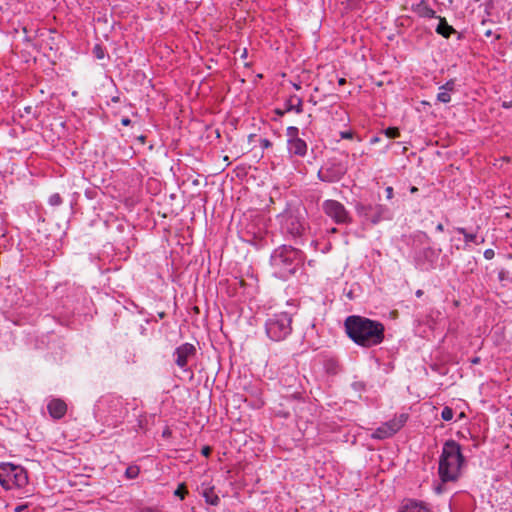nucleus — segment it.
I'll return each mask as SVG.
<instances>
[{
  "label": "nucleus",
  "mask_w": 512,
  "mask_h": 512,
  "mask_svg": "<svg viewBox=\"0 0 512 512\" xmlns=\"http://www.w3.org/2000/svg\"><path fill=\"white\" fill-rule=\"evenodd\" d=\"M226 49L232 50L235 59L237 58L236 55L238 53L240 55V58H246L247 57V49L246 48H242V49L237 48V49H235L234 47L228 46V47H226Z\"/></svg>",
  "instance_id": "obj_33"
},
{
  "label": "nucleus",
  "mask_w": 512,
  "mask_h": 512,
  "mask_svg": "<svg viewBox=\"0 0 512 512\" xmlns=\"http://www.w3.org/2000/svg\"><path fill=\"white\" fill-rule=\"evenodd\" d=\"M437 100L441 103H449L451 101L450 92L439 90V93L437 94Z\"/></svg>",
  "instance_id": "obj_28"
},
{
  "label": "nucleus",
  "mask_w": 512,
  "mask_h": 512,
  "mask_svg": "<svg viewBox=\"0 0 512 512\" xmlns=\"http://www.w3.org/2000/svg\"><path fill=\"white\" fill-rule=\"evenodd\" d=\"M484 35L486 37H491L494 35L495 37V40H499L501 38V35L500 34H494L493 31L491 29H487L486 31H484Z\"/></svg>",
  "instance_id": "obj_39"
},
{
  "label": "nucleus",
  "mask_w": 512,
  "mask_h": 512,
  "mask_svg": "<svg viewBox=\"0 0 512 512\" xmlns=\"http://www.w3.org/2000/svg\"><path fill=\"white\" fill-rule=\"evenodd\" d=\"M286 134L288 136V139H298L300 138L298 136L299 134V129L295 126H289L286 130Z\"/></svg>",
  "instance_id": "obj_31"
},
{
  "label": "nucleus",
  "mask_w": 512,
  "mask_h": 512,
  "mask_svg": "<svg viewBox=\"0 0 512 512\" xmlns=\"http://www.w3.org/2000/svg\"><path fill=\"white\" fill-rule=\"evenodd\" d=\"M139 140H140V141H142V142H144V141H145V136H140V137H139Z\"/></svg>",
  "instance_id": "obj_55"
},
{
  "label": "nucleus",
  "mask_w": 512,
  "mask_h": 512,
  "mask_svg": "<svg viewBox=\"0 0 512 512\" xmlns=\"http://www.w3.org/2000/svg\"><path fill=\"white\" fill-rule=\"evenodd\" d=\"M502 107L506 108V109L511 108L512 107V101H504L502 103Z\"/></svg>",
  "instance_id": "obj_46"
},
{
  "label": "nucleus",
  "mask_w": 512,
  "mask_h": 512,
  "mask_svg": "<svg viewBox=\"0 0 512 512\" xmlns=\"http://www.w3.org/2000/svg\"><path fill=\"white\" fill-rule=\"evenodd\" d=\"M186 493V490H185V487L184 485H180L176 490H175V495L180 497L181 499L184 498V495Z\"/></svg>",
  "instance_id": "obj_35"
},
{
  "label": "nucleus",
  "mask_w": 512,
  "mask_h": 512,
  "mask_svg": "<svg viewBox=\"0 0 512 512\" xmlns=\"http://www.w3.org/2000/svg\"><path fill=\"white\" fill-rule=\"evenodd\" d=\"M217 136L220 137L219 130H216Z\"/></svg>",
  "instance_id": "obj_60"
},
{
  "label": "nucleus",
  "mask_w": 512,
  "mask_h": 512,
  "mask_svg": "<svg viewBox=\"0 0 512 512\" xmlns=\"http://www.w3.org/2000/svg\"><path fill=\"white\" fill-rule=\"evenodd\" d=\"M456 231L464 236V241H465L466 244H469V243H472V242H474L476 244L479 243L477 241V235L473 234V233H468L465 228L457 227Z\"/></svg>",
  "instance_id": "obj_24"
},
{
  "label": "nucleus",
  "mask_w": 512,
  "mask_h": 512,
  "mask_svg": "<svg viewBox=\"0 0 512 512\" xmlns=\"http://www.w3.org/2000/svg\"><path fill=\"white\" fill-rule=\"evenodd\" d=\"M267 336L273 341H282L292 332V316L287 312L274 313L265 322Z\"/></svg>",
  "instance_id": "obj_8"
},
{
  "label": "nucleus",
  "mask_w": 512,
  "mask_h": 512,
  "mask_svg": "<svg viewBox=\"0 0 512 512\" xmlns=\"http://www.w3.org/2000/svg\"><path fill=\"white\" fill-rule=\"evenodd\" d=\"M454 416V411L452 408L446 406L442 409V412H441V418L444 420V421H450L452 420Z\"/></svg>",
  "instance_id": "obj_29"
},
{
  "label": "nucleus",
  "mask_w": 512,
  "mask_h": 512,
  "mask_svg": "<svg viewBox=\"0 0 512 512\" xmlns=\"http://www.w3.org/2000/svg\"><path fill=\"white\" fill-rule=\"evenodd\" d=\"M260 146L263 148V149H266V148H269L272 146V143L269 139L267 138H262L260 139Z\"/></svg>",
  "instance_id": "obj_37"
},
{
  "label": "nucleus",
  "mask_w": 512,
  "mask_h": 512,
  "mask_svg": "<svg viewBox=\"0 0 512 512\" xmlns=\"http://www.w3.org/2000/svg\"><path fill=\"white\" fill-rule=\"evenodd\" d=\"M436 231H438V232H443V231H444V226H443V224L439 223V224L436 226Z\"/></svg>",
  "instance_id": "obj_48"
},
{
  "label": "nucleus",
  "mask_w": 512,
  "mask_h": 512,
  "mask_svg": "<svg viewBox=\"0 0 512 512\" xmlns=\"http://www.w3.org/2000/svg\"><path fill=\"white\" fill-rule=\"evenodd\" d=\"M480 359L478 357L472 359V363L477 364L479 363Z\"/></svg>",
  "instance_id": "obj_54"
},
{
  "label": "nucleus",
  "mask_w": 512,
  "mask_h": 512,
  "mask_svg": "<svg viewBox=\"0 0 512 512\" xmlns=\"http://www.w3.org/2000/svg\"><path fill=\"white\" fill-rule=\"evenodd\" d=\"M486 22H487V20H483V21L481 22V24H482V25H485V23H486Z\"/></svg>",
  "instance_id": "obj_59"
},
{
  "label": "nucleus",
  "mask_w": 512,
  "mask_h": 512,
  "mask_svg": "<svg viewBox=\"0 0 512 512\" xmlns=\"http://www.w3.org/2000/svg\"><path fill=\"white\" fill-rule=\"evenodd\" d=\"M352 386L356 391H361L365 389V384L363 382H354Z\"/></svg>",
  "instance_id": "obj_40"
},
{
  "label": "nucleus",
  "mask_w": 512,
  "mask_h": 512,
  "mask_svg": "<svg viewBox=\"0 0 512 512\" xmlns=\"http://www.w3.org/2000/svg\"><path fill=\"white\" fill-rule=\"evenodd\" d=\"M212 449L209 446H205L202 448V454L204 456H208L211 453Z\"/></svg>",
  "instance_id": "obj_43"
},
{
  "label": "nucleus",
  "mask_w": 512,
  "mask_h": 512,
  "mask_svg": "<svg viewBox=\"0 0 512 512\" xmlns=\"http://www.w3.org/2000/svg\"><path fill=\"white\" fill-rule=\"evenodd\" d=\"M307 144L301 139H288L287 149L291 156L304 157L307 153Z\"/></svg>",
  "instance_id": "obj_14"
},
{
  "label": "nucleus",
  "mask_w": 512,
  "mask_h": 512,
  "mask_svg": "<svg viewBox=\"0 0 512 512\" xmlns=\"http://www.w3.org/2000/svg\"><path fill=\"white\" fill-rule=\"evenodd\" d=\"M281 231L292 237H299L305 230V219L303 210L299 207L288 205L283 212L277 216Z\"/></svg>",
  "instance_id": "obj_6"
},
{
  "label": "nucleus",
  "mask_w": 512,
  "mask_h": 512,
  "mask_svg": "<svg viewBox=\"0 0 512 512\" xmlns=\"http://www.w3.org/2000/svg\"><path fill=\"white\" fill-rule=\"evenodd\" d=\"M285 111H294L297 114L303 112V101L297 95H291L284 103Z\"/></svg>",
  "instance_id": "obj_20"
},
{
  "label": "nucleus",
  "mask_w": 512,
  "mask_h": 512,
  "mask_svg": "<svg viewBox=\"0 0 512 512\" xmlns=\"http://www.w3.org/2000/svg\"><path fill=\"white\" fill-rule=\"evenodd\" d=\"M302 261L303 253L292 246L286 245L276 248L270 257L274 275L283 280H287L294 275Z\"/></svg>",
  "instance_id": "obj_4"
},
{
  "label": "nucleus",
  "mask_w": 512,
  "mask_h": 512,
  "mask_svg": "<svg viewBox=\"0 0 512 512\" xmlns=\"http://www.w3.org/2000/svg\"><path fill=\"white\" fill-rule=\"evenodd\" d=\"M199 493L205 498L206 503L210 505H218L220 503L215 487L211 486L210 483L203 482L199 487Z\"/></svg>",
  "instance_id": "obj_16"
},
{
  "label": "nucleus",
  "mask_w": 512,
  "mask_h": 512,
  "mask_svg": "<svg viewBox=\"0 0 512 512\" xmlns=\"http://www.w3.org/2000/svg\"><path fill=\"white\" fill-rule=\"evenodd\" d=\"M93 55L97 58V59H104L105 58V55H106V51L104 49V47L100 44H96L94 47H93Z\"/></svg>",
  "instance_id": "obj_26"
},
{
  "label": "nucleus",
  "mask_w": 512,
  "mask_h": 512,
  "mask_svg": "<svg viewBox=\"0 0 512 512\" xmlns=\"http://www.w3.org/2000/svg\"><path fill=\"white\" fill-rule=\"evenodd\" d=\"M415 191H417V188H416V187H412V188H411V192L413 193V192H415Z\"/></svg>",
  "instance_id": "obj_57"
},
{
  "label": "nucleus",
  "mask_w": 512,
  "mask_h": 512,
  "mask_svg": "<svg viewBox=\"0 0 512 512\" xmlns=\"http://www.w3.org/2000/svg\"><path fill=\"white\" fill-rule=\"evenodd\" d=\"M287 111L281 109H275V113L279 116H283Z\"/></svg>",
  "instance_id": "obj_47"
},
{
  "label": "nucleus",
  "mask_w": 512,
  "mask_h": 512,
  "mask_svg": "<svg viewBox=\"0 0 512 512\" xmlns=\"http://www.w3.org/2000/svg\"><path fill=\"white\" fill-rule=\"evenodd\" d=\"M196 354V348L191 343H184L178 346L174 353V361L176 365L183 371H188L189 360L192 359Z\"/></svg>",
  "instance_id": "obj_12"
},
{
  "label": "nucleus",
  "mask_w": 512,
  "mask_h": 512,
  "mask_svg": "<svg viewBox=\"0 0 512 512\" xmlns=\"http://www.w3.org/2000/svg\"><path fill=\"white\" fill-rule=\"evenodd\" d=\"M423 295V291L422 290H417L416 291V296L417 297H421Z\"/></svg>",
  "instance_id": "obj_51"
},
{
  "label": "nucleus",
  "mask_w": 512,
  "mask_h": 512,
  "mask_svg": "<svg viewBox=\"0 0 512 512\" xmlns=\"http://www.w3.org/2000/svg\"><path fill=\"white\" fill-rule=\"evenodd\" d=\"M390 437H392V436L386 429V426L384 423L381 426H379L372 434V438L379 439V440L387 439Z\"/></svg>",
  "instance_id": "obj_23"
},
{
  "label": "nucleus",
  "mask_w": 512,
  "mask_h": 512,
  "mask_svg": "<svg viewBox=\"0 0 512 512\" xmlns=\"http://www.w3.org/2000/svg\"><path fill=\"white\" fill-rule=\"evenodd\" d=\"M372 142H378V138H374Z\"/></svg>",
  "instance_id": "obj_61"
},
{
  "label": "nucleus",
  "mask_w": 512,
  "mask_h": 512,
  "mask_svg": "<svg viewBox=\"0 0 512 512\" xmlns=\"http://www.w3.org/2000/svg\"><path fill=\"white\" fill-rule=\"evenodd\" d=\"M323 212L338 225H349L353 218L346 207L339 201L327 199L322 203Z\"/></svg>",
  "instance_id": "obj_11"
},
{
  "label": "nucleus",
  "mask_w": 512,
  "mask_h": 512,
  "mask_svg": "<svg viewBox=\"0 0 512 512\" xmlns=\"http://www.w3.org/2000/svg\"><path fill=\"white\" fill-rule=\"evenodd\" d=\"M438 254L434 249L432 248H426L423 250V255L425 258L429 259L431 262L438 257Z\"/></svg>",
  "instance_id": "obj_32"
},
{
  "label": "nucleus",
  "mask_w": 512,
  "mask_h": 512,
  "mask_svg": "<svg viewBox=\"0 0 512 512\" xmlns=\"http://www.w3.org/2000/svg\"><path fill=\"white\" fill-rule=\"evenodd\" d=\"M455 34L457 35V39H458V40H461V39L463 38L462 33L457 32V33H455Z\"/></svg>",
  "instance_id": "obj_52"
},
{
  "label": "nucleus",
  "mask_w": 512,
  "mask_h": 512,
  "mask_svg": "<svg viewBox=\"0 0 512 512\" xmlns=\"http://www.w3.org/2000/svg\"><path fill=\"white\" fill-rule=\"evenodd\" d=\"M340 137L342 139H353L354 133L352 131H350V130H348V131H341L340 132Z\"/></svg>",
  "instance_id": "obj_36"
},
{
  "label": "nucleus",
  "mask_w": 512,
  "mask_h": 512,
  "mask_svg": "<svg viewBox=\"0 0 512 512\" xmlns=\"http://www.w3.org/2000/svg\"><path fill=\"white\" fill-rule=\"evenodd\" d=\"M412 12H414L420 18H437L436 11L429 5L428 0H420L418 3H414L411 6Z\"/></svg>",
  "instance_id": "obj_13"
},
{
  "label": "nucleus",
  "mask_w": 512,
  "mask_h": 512,
  "mask_svg": "<svg viewBox=\"0 0 512 512\" xmlns=\"http://www.w3.org/2000/svg\"><path fill=\"white\" fill-rule=\"evenodd\" d=\"M483 255H484L485 259H487V260H491V259H493V258H494V256H495V252H494V250H493V249H486V250L484 251V254H483Z\"/></svg>",
  "instance_id": "obj_38"
},
{
  "label": "nucleus",
  "mask_w": 512,
  "mask_h": 512,
  "mask_svg": "<svg viewBox=\"0 0 512 512\" xmlns=\"http://www.w3.org/2000/svg\"><path fill=\"white\" fill-rule=\"evenodd\" d=\"M242 3V0H231L230 5L231 9L234 10L236 7L240 6Z\"/></svg>",
  "instance_id": "obj_41"
},
{
  "label": "nucleus",
  "mask_w": 512,
  "mask_h": 512,
  "mask_svg": "<svg viewBox=\"0 0 512 512\" xmlns=\"http://www.w3.org/2000/svg\"><path fill=\"white\" fill-rule=\"evenodd\" d=\"M357 215L364 220L376 225L384 220L391 219L390 209L382 204H365L356 202L354 205Z\"/></svg>",
  "instance_id": "obj_9"
},
{
  "label": "nucleus",
  "mask_w": 512,
  "mask_h": 512,
  "mask_svg": "<svg viewBox=\"0 0 512 512\" xmlns=\"http://www.w3.org/2000/svg\"><path fill=\"white\" fill-rule=\"evenodd\" d=\"M465 458L461 446L454 440H447L442 448L439 459L438 474L443 483L455 482L461 475Z\"/></svg>",
  "instance_id": "obj_3"
},
{
  "label": "nucleus",
  "mask_w": 512,
  "mask_h": 512,
  "mask_svg": "<svg viewBox=\"0 0 512 512\" xmlns=\"http://www.w3.org/2000/svg\"><path fill=\"white\" fill-rule=\"evenodd\" d=\"M345 331L349 338L359 346L370 348L384 340V325L376 320L352 315L346 318Z\"/></svg>",
  "instance_id": "obj_1"
},
{
  "label": "nucleus",
  "mask_w": 512,
  "mask_h": 512,
  "mask_svg": "<svg viewBox=\"0 0 512 512\" xmlns=\"http://www.w3.org/2000/svg\"><path fill=\"white\" fill-rule=\"evenodd\" d=\"M408 415L402 413L398 416H395L393 419L385 422L386 429L390 433L391 436L395 435L407 422Z\"/></svg>",
  "instance_id": "obj_17"
},
{
  "label": "nucleus",
  "mask_w": 512,
  "mask_h": 512,
  "mask_svg": "<svg viewBox=\"0 0 512 512\" xmlns=\"http://www.w3.org/2000/svg\"><path fill=\"white\" fill-rule=\"evenodd\" d=\"M125 475L129 479H135L139 475V467L129 466L125 471Z\"/></svg>",
  "instance_id": "obj_30"
},
{
  "label": "nucleus",
  "mask_w": 512,
  "mask_h": 512,
  "mask_svg": "<svg viewBox=\"0 0 512 512\" xmlns=\"http://www.w3.org/2000/svg\"><path fill=\"white\" fill-rule=\"evenodd\" d=\"M399 512H431L422 502L409 500Z\"/></svg>",
  "instance_id": "obj_21"
},
{
  "label": "nucleus",
  "mask_w": 512,
  "mask_h": 512,
  "mask_svg": "<svg viewBox=\"0 0 512 512\" xmlns=\"http://www.w3.org/2000/svg\"><path fill=\"white\" fill-rule=\"evenodd\" d=\"M347 165L337 158L328 159L319 169L318 178L322 182L335 183L347 173Z\"/></svg>",
  "instance_id": "obj_10"
},
{
  "label": "nucleus",
  "mask_w": 512,
  "mask_h": 512,
  "mask_svg": "<svg viewBox=\"0 0 512 512\" xmlns=\"http://www.w3.org/2000/svg\"><path fill=\"white\" fill-rule=\"evenodd\" d=\"M28 484V473L21 465L11 462L0 463V485L5 490L23 488Z\"/></svg>",
  "instance_id": "obj_7"
},
{
  "label": "nucleus",
  "mask_w": 512,
  "mask_h": 512,
  "mask_svg": "<svg viewBox=\"0 0 512 512\" xmlns=\"http://www.w3.org/2000/svg\"><path fill=\"white\" fill-rule=\"evenodd\" d=\"M24 110H25L26 113L29 114L31 112V110H32V107L31 106H27V107H25Z\"/></svg>",
  "instance_id": "obj_50"
},
{
  "label": "nucleus",
  "mask_w": 512,
  "mask_h": 512,
  "mask_svg": "<svg viewBox=\"0 0 512 512\" xmlns=\"http://www.w3.org/2000/svg\"><path fill=\"white\" fill-rule=\"evenodd\" d=\"M324 368L328 374L336 375L340 371V365L338 360L334 358H328L324 361Z\"/></svg>",
  "instance_id": "obj_22"
},
{
  "label": "nucleus",
  "mask_w": 512,
  "mask_h": 512,
  "mask_svg": "<svg viewBox=\"0 0 512 512\" xmlns=\"http://www.w3.org/2000/svg\"><path fill=\"white\" fill-rule=\"evenodd\" d=\"M50 416L54 419H61L67 412V405L61 399H52L47 405Z\"/></svg>",
  "instance_id": "obj_15"
},
{
  "label": "nucleus",
  "mask_w": 512,
  "mask_h": 512,
  "mask_svg": "<svg viewBox=\"0 0 512 512\" xmlns=\"http://www.w3.org/2000/svg\"><path fill=\"white\" fill-rule=\"evenodd\" d=\"M244 286V281L233 277L232 279L226 278V294L230 297H237Z\"/></svg>",
  "instance_id": "obj_18"
},
{
  "label": "nucleus",
  "mask_w": 512,
  "mask_h": 512,
  "mask_svg": "<svg viewBox=\"0 0 512 512\" xmlns=\"http://www.w3.org/2000/svg\"><path fill=\"white\" fill-rule=\"evenodd\" d=\"M455 85H456L455 80L454 79H450L445 84L440 86L439 90H445V91H448V92H453L455 90Z\"/></svg>",
  "instance_id": "obj_34"
},
{
  "label": "nucleus",
  "mask_w": 512,
  "mask_h": 512,
  "mask_svg": "<svg viewBox=\"0 0 512 512\" xmlns=\"http://www.w3.org/2000/svg\"><path fill=\"white\" fill-rule=\"evenodd\" d=\"M294 88L295 89H300V85L299 84H294Z\"/></svg>",
  "instance_id": "obj_56"
},
{
  "label": "nucleus",
  "mask_w": 512,
  "mask_h": 512,
  "mask_svg": "<svg viewBox=\"0 0 512 512\" xmlns=\"http://www.w3.org/2000/svg\"><path fill=\"white\" fill-rule=\"evenodd\" d=\"M28 506L26 504H22V505H18L15 507L14 511L15 512H22L24 511Z\"/></svg>",
  "instance_id": "obj_44"
},
{
  "label": "nucleus",
  "mask_w": 512,
  "mask_h": 512,
  "mask_svg": "<svg viewBox=\"0 0 512 512\" xmlns=\"http://www.w3.org/2000/svg\"><path fill=\"white\" fill-rule=\"evenodd\" d=\"M385 192H386V197L388 199H391L393 197V188L388 186L386 189H385Z\"/></svg>",
  "instance_id": "obj_42"
},
{
  "label": "nucleus",
  "mask_w": 512,
  "mask_h": 512,
  "mask_svg": "<svg viewBox=\"0 0 512 512\" xmlns=\"http://www.w3.org/2000/svg\"><path fill=\"white\" fill-rule=\"evenodd\" d=\"M331 232H332V233H335V232H337V229H336V228H333V229L331 230Z\"/></svg>",
  "instance_id": "obj_58"
},
{
  "label": "nucleus",
  "mask_w": 512,
  "mask_h": 512,
  "mask_svg": "<svg viewBox=\"0 0 512 512\" xmlns=\"http://www.w3.org/2000/svg\"><path fill=\"white\" fill-rule=\"evenodd\" d=\"M386 137L394 139L400 136V130L397 127H388L384 130Z\"/></svg>",
  "instance_id": "obj_27"
},
{
  "label": "nucleus",
  "mask_w": 512,
  "mask_h": 512,
  "mask_svg": "<svg viewBox=\"0 0 512 512\" xmlns=\"http://www.w3.org/2000/svg\"><path fill=\"white\" fill-rule=\"evenodd\" d=\"M128 413L126 403L121 396L107 394L101 396L94 406V416L97 421L107 427H117Z\"/></svg>",
  "instance_id": "obj_2"
},
{
  "label": "nucleus",
  "mask_w": 512,
  "mask_h": 512,
  "mask_svg": "<svg viewBox=\"0 0 512 512\" xmlns=\"http://www.w3.org/2000/svg\"><path fill=\"white\" fill-rule=\"evenodd\" d=\"M62 203H63V199L59 193H54V194L50 195V197L48 198V204L50 206L56 207V206H60Z\"/></svg>",
  "instance_id": "obj_25"
},
{
  "label": "nucleus",
  "mask_w": 512,
  "mask_h": 512,
  "mask_svg": "<svg viewBox=\"0 0 512 512\" xmlns=\"http://www.w3.org/2000/svg\"><path fill=\"white\" fill-rule=\"evenodd\" d=\"M438 24L435 28V32L441 35L443 38L448 39L457 31L453 28V26L449 25L445 17L438 16Z\"/></svg>",
  "instance_id": "obj_19"
},
{
  "label": "nucleus",
  "mask_w": 512,
  "mask_h": 512,
  "mask_svg": "<svg viewBox=\"0 0 512 512\" xmlns=\"http://www.w3.org/2000/svg\"><path fill=\"white\" fill-rule=\"evenodd\" d=\"M121 124H122L123 126H129V125L131 124V120H130L129 118H127V117H124V118H122V120H121Z\"/></svg>",
  "instance_id": "obj_45"
},
{
  "label": "nucleus",
  "mask_w": 512,
  "mask_h": 512,
  "mask_svg": "<svg viewBox=\"0 0 512 512\" xmlns=\"http://www.w3.org/2000/svg\"><path fill=\"white\" fill-rule=\"evenodd\" d=\"M338 83L339 85H344L346 83V80L344 78H339Z\"/></svg>",
  "instance_id": "obj_49"
},
{
  "label": "nucleus",
  "mask_w": 512,
  "mask_h": 512,
  "mask_svg": "<svg viewBox=\"0 0 512 512\" xmlns=\"http://www.w3.org/2000/svg\"><path fill=\"white\" fill-rule=\"evenodd\" d=\"M240 224V236L246 242L262 241L267 234V219L259 212L245 214Z\"/></svg>",
  "instance_id": "obj_5"
},
{
  "label": "nucleus",
  "mask_w": 512,
  "mask_h": 512,
  "mask_svg": "<svg viewBox=\"0 0 512 512\" xmlns=\"http://www.w3.org/2000/svg\"><path fill=\"white\" fill-rule=\"evenodd\" d=\"M138 427H139L140 429H142V428H143V423H142V420H141V419H139V420H138Z\"/></svg>",
  "instance_id": "obj_53"
}]
</instances>
